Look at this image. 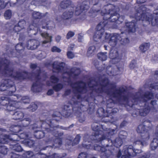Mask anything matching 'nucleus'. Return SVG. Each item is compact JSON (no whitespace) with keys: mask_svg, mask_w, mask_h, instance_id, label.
<instances>
[{"mask_svg":"<svg viewBox=\"0 0 158 158\" xmlns=\"http://www.w3.org/2000/svg\"><path fill=\"white\" fill-rule=\"evenodd\" d=\"M101 81L102 83H105V84H100V85L101 87L97 88H94V86H96V85L90 86V88H93V89H91V91L84 97V99L86 102H88L89 106L92 103L94 104V102H95L96 100V97L101 96L102 94L103 93H106L108 95L106 92L107 91H109L110 93L113 92H110L109 89H107L105 91L104 89V88L106 87L108 85L111 86V89H115L116 87V84L114 83H110L109 79L108 78H105L101 80ZM108 95L112 98L110 95ZM114 99H115V101L113 100L112 98H110L107 101L106 110H109L111 111L112 110V112L108 114L110 116L114 115L116 113L118 110L117 108H114V107L116 102L118 103L120 102H118L115 98Z\"/></svg>","mask_w":158,"mask_h":158,"instance_id":"nucleus-1","label":"nucleus"},{"mask_svg":"<svg viewBox=\"0 0 158 158\" xmlns=\"http://www.w3.org/2000/svg\"><path fill=\"white\" fill-rule=\"evenodd\" d=\"M96 123H94L91 125L92 130L95 132L93 133L92 135L96 138L94 139L95 142L101 143L102 141L106 140L110 146L113 145L117 148H119L123 143V139L120 137L116 138L112 141V138L114 135L115 130L106 128L103 125L98 126Z\"/></svg>","mask_w":158,"mask_h":158,"instance_id":"nucleus-2","label":"nucleus"},{"mask_svg":"<svg viewBox=\"0 0 158 158\" xmlns=\"http://www.w3.org/2000/svg\"><path fill=\"white\" fill-rule=\"evenodd\" d=\"M127 89L123 87H120L116 89L115 91L110 93L109 91L106 92L112 97L115 98L118 102L123 101L126 102L125 106L127 108V110H131L133 106L137 105L139 101V97L134 95L132 96L131 101L129 100L128 97L124 94L127 92Z\"/></svg>","mask_w":158,"mask_h":158,"instance_id":"nucleus-3","label":"nucleus"},{"mask_svg":"<svg viewBox=\"0 0 158 158\" xmlns=\"http://www.w3.org/2000/svg\"><path fill=\"white\" fill-rule=\"evenodd\" d=\"M136 14L135 18L137 20L143 21V25L146 26L151 23L152 26H158V9L154 11L152 14L146 12V8L143 6H135Z\"/></svg>","mask_w":158,"mask_h":158,"instance_id":"nucleus-4","label":"nucleus"},{"mask_svg":"<svg viewBox=\"0 0 158 158\" xmlns=\"http://www.w3.org/2000/svg\"><path fill=\"white\" fill-rule=\"evenodd\" d=\"M119 10L118 6L109 3L104 5L100 13L102 15H104L103 19L106 21L108 20L112 22L121 23L124 19V17L120 16L118 13Z\"/></svg>","mask_w":158,"mask_h":158,"instance_id":"nucleus-5","label":"nucleus"},{"mask_svg":"<svg viewBox=\"0 0 158 158\" xmlns=\"http://www.w3.org/2000/svg\"><path fill=\"white\" fill-rule=\"evenodd\" d=\"M154 94L151 91H147L145 92L141 96V98L143 99V102L145 103L142 108L135 109L133 110L131 113V115L134 117H136L138 115L145 116L150 112L151 108L147 103L149 100L154 98Z\"/></svg>","mask_w":158,"mask_h":158,"instance_id":"nucleus-6","label":"nucleus"},{"mask_svg":"<svg viewBox=\"0 0 158 158\" xmlns=\"http://www.w3.org/2000/svg\"><path fill=\"white\" fill-rule=\"evenodd\" d=\"M2 138V142L4 143H9L10 147L12 150L17 152H22L23 149L20 144L17 142L19 140V135L14 133L10 135H5Z\"/></svg>","mask_w":158,"mask_h":158,"instance_id":"nucleus-7","label":"nucleus"},{"mask_svg":"<svg viewBox=\"0 0 158 158\" xmlns=\"http://www.w3.org/2000/svg\"><path fill=\"white\" fill-rule=\"evenodd\" d=\"M152 130V128L150 127L147 126L143 124L139 125L136 130L137 133L140 134L141 140H137L135 141L134 143L143 146L145 140L149 139L150 132Z\"/></svg>","mask_w":158,"mask_h":158,"instance_id":"nucleus-8","label":"nucleus"},{"mask_svg":"<svg viewBox=\"0 0 158 158\" xmlns=\"http://www.w3.org/2000/svg\"><path fill=\"white\" fill-rule=\"evenodd\" d=\"M70 85L73 89L75 96L78 100L82 99L83 98L81 94L85 93L87 91L85 83L80 80L74 83H71Z\"/></svg>","mask_w":158,"mask_h":158,"instance_id":"nucleus-9","label":"nucleus"},{"mask_svg":"<svg viewBox=\"0 0 158 158\" xmlns=\"http://www.w3.org/2000/svg\"><path fill=\"white\" fill-rule=\"evenodd\" d=\"M78 103H80V102L77 101L74 102V104L75 106L72 104L64 105L63 110V116L65 118H68L73 112L75 113H77L78 112L81 113V111L82 110L81 106H78Z\"/></svg>","mask_w":158,"mask_h":158,"instance_id":"nucleus-10","label":"nucleus"},{"mask_svg":"<svg viewBox=\"0 0 158 158\" xmlns=\"http://www.w3.org/2000/svg\"><path fill=\"white\" fill-rule=\"evenodd\" d=\"M0 104L6 107L8 111H12L18 107V102L16 100H11L10 98L2 97L0 98Z\"/></svg>","mask_w":158,"mask_h":158,"instance_id":"nucleus-11","label":"nucleus"},{"mask_svg":"<svg viewBox=\"0 0 158 158\" xmlns=\"http://www.w3.org/2000/svg\"><path fill=\"white\" fill-rule=\"evenodd\" d=\"M9 89V94H12L16 90V87L14 82L10 79L5 80L3 83L0 85V91H3Z\"/></svg>","mask_w":158,"mask_h":158,"instance_id":"nucleus-12","label":"nucleus"},{"mask_svg":"<svg viewBox=\"0 0 158 158\" xmlns=\"http://www.w3.org/2000/svg\"><path fill=\"white\" fill-rule=\"evenodd\" d=\"M37 73H33L35 74V78L36 81L34 82L31 87V90L34 92H39L42 89L43 84L40 81L41 78L40 75L41 73V70L40 68L36 70Z\"/></svg>","mask_w":158,"mask_h":158,"instance_id":"nucleus-13","label":"nucleus"},{"mask_svg":"<svg viewBox=\"0 0 158 158\" xmlns=\"http://www.w3.org/2000/svg\"><path fill=\"white\" fill-rule=\"evenodd\" d=\"M104 146H101L98 144H95L93 146L94 150L97 151L101 153V158H109L112 154V152L109 149H107L106 147H109V144H107Z\"/></svg>","mask_w":158,"mask_h":158,"instance_id":"nucleus-14","label":"nucleus"},{"mask_svg":"<svg viewBox=\"0 0 158 158\" xmlns=\"http://www.w3.org/2000/svg\"><path fill=\"white\" fill-rule=\"evenodd\" d=\"M8 60H0V73L2 71V67L4 69L2 71V74L6 76L12 78V68L9 67L10 63H6V61Z\"/></svg>","mask_w":158,"mask_h":158,"instance_id":"nucleus-15","label":"nucleus"},{"mask_svg":"<svg viewBox=\"0 0 158 158\" xmlns=\"http://www.w3.org/2000/svg\"><path fill=\"white\" fill-rule=\"evenodd\" d=\"M18 102V107L16 108L15 110L12 111H8L11 112V118L12 119L15 120H20L22 119L24 115V113L21 111V108H20V104L21 103L20 102Z\"/></svg>","mask_w":158,"mask_h":158,"instance_id":"nucleus-16","label":"nucleus"},{"mask_svg":"<svg viewBox=\"0 0 158 158\" xmlns=\"http://www.w3.org/2000/svg\"><path fill=\"white\" fill-rule=\"evenodd\" d=\"M124 154L133 157L136 156L138 154L141 152V150L134 148L133 146L131 145L125 146L123 150Z\"/></svg>","mask_w":158,"mask_h":158,"instance_id":"nucleus-17","label":"nucleus"},{"mask_svg":"<svg viewBox=\"0 0 158 158\" xmlns=\"http://www.w3.org/2000/svg\"><path fill=\"white\" fill-rule=\"evenodd\" d=\"M40 42L35 39L29 40L27 43L26 47L28 49L31 50L36 49L40 45Z\"/></svg>","mask_w":158,"mask_h":158,"instance_id":"nucleus-18","label":"nucleus"},{"mask_svg":"<svg viewBox=\"0 0 158 158\" xmlns=\"http://www.w3.org/2000/svg\"><path fill=\"white\" fill-rule=\"evenodd\" d=\"M104 31H97L93 36L94 41L103 43L104 42Z\"/></svg>","mask_w":158,"mask_h":158,"instance_id":"nucleus-19","label":"nucleus"},{"mask_svg":"<svg viewBox=\"0 0 158 158\" xmlns=\"http://www.w3.org/2000/svg\"><path fill=\"white\" fill-rule=\"evenodd\" d=\"M111 111L108 110H106L105 111L103 107H100L98 109L96 113L98 115V116L99 117H108L110 116L108 114L112 112Z\"/></svg>","mask_w":158,"mask_h":158,"instance_id":"nucleus-20","label":"nucleus"},{"mask_svg":"<svg viewBox=\"0 0 158 158\" xmlns=\"http://www.w3.org/2000/svg\"><path fill=\"white\" fill-rule=\"evenodd\" d=\"M126 26L127 28L128 31L132 32H135L137 28L136 21L135 20L131 22L126 23Z\"/></svg>","mask_w":158,"mask_h":158,"instance_id":"nucleus-21","label":"nucleus"},{"mask_svg":"<svg viewBox=\"0 0 158 158\" xmlns=\"http://www.w3.org/2000/svg\"><path fill=\"white\" fill-rule=\"evenodd\" d=\"M121 38V36L118 34L114 33L111 36L109 42V44L112 46L116 45L118 39Z\"/></svg>","mask_w":158,"mask_h":158,"instance_id":"nucleus-22","label":"nucleus"},{"mask_svg":"<svg viewBox=\"0 0 158 158\" xmlns=\"http://www.w3.org/2000/svg\"><path fill=\"white\" fill-rule=\"evenodd\" d=\"M20 122V125L23 129V130L28 127L31 122H32V120L30 118H25L22 120L21 119Z\"/></svg>","mask_w":158,"mask_h":158,"instance_id":"nucleus-23","label":"nucleus"},{"mask_svg":"<svg viewBox=\"0 0 158 158\" xmlns=\"http://www.w3.org/2000/svg\"><path fill=\"white\" fill-rule=\"evenodd\" d=\"M2 138L0 137V153L5 155L7 154L9 151L8 148L6 146L3 145L4 144H8V143H4L2 142Z\"/></svg>","mask_w":158,"mask_h":158,"instance_id":"nucleus-24","label":"nucleus"},{"mask_svg":"<svg viewBox=\"0 0 158 158\" xmlns=\"http://www.w3.org/2000/svg\"><path fill=\"white\" fill-rule=\"evenodd\" d=\"M36 26V24L33 23L32 24H30L27 28L28 32L30 36H31L36 34V28L35 27Z\"/></svg>","mask_w":158,"mask_h":158,"instance_id":"nucleus-25","label":"nucleus"},{"mask_svg":"<svg viewBox=\"0 0 158 158\" xmlns=\"http://www.w3.org/2000/svg\"><path fill=\"white\" fill-rule=\"evenodd\" d=\"M23 129L20 125H12L10 127V130L12 132L18 133L22 131Z\"/></svg>","mask_w":158,"mask_h":158,"instance_id":"nucleus-26","label":"nucleus"},{"mask_svg":"<svg viewBox=\"0 0 158 158\" xmlns=\"http://www.w3.org/2000/svg\"><path fill=\"white\" fill-rule=\"evenodd\" d=\"M41 35L43 37L46 39V40L43 41L42 44L43 45L45 44L51 42L52 41V36L49 35V34L47 33L44 32L41 33Z\"/></svg>","mask_w":158,"mask_h":158,"instance_id":"nucleus-27","label":"nucleus"},{"mask_svg":"<svg viewBox=\"0 0 158 158\" xmlns=\"http://www.w3.org/2000/svg\"><path fill=\"white\" fill-rule=\"evenodd\" d=\"M52 68L54 70H56L57 73H61L64 68V66L61 64H58L54 63L52 64Z\"/></svg>","mask_w":158,"mask_h":158,"instance_id":"nucleus-28","label":"nucleus"},{"mask_svg":"<svg viewBox=\"0 0 158 158\" xmlns=\"http://www.w3.org/2000/svg\"><path fill=\"white\" fill-rule=\"evenodd\" d=\"M158 147V138H154L153 139L150 145L151 150H154Z\"/></svg>","mask_w":158,"mask_h":158,"instance_id":"nucleus-29","label":"nucleus"},{"mask_svg":"<svg viewBox=\"0 0 158 158\" xmlns=\"http://www.w3.org/2000/svg\"><path fill=\"white\" fill-rule=\"evenodd\" d=\"M73 12L72 11H66L63 13L62 18L64 19H69L73 16Z\"/></svg>","mask_w":158,"mask_h":158,"instance_id":"nucleus-30","label":"nucleus"},{"mask_svg":"<svg viewBox=\"0 0 158 158\" xmlns=\"http://www.w3.org/2000/svg\"><path fill=\"white\" fill-rule=\"evenodd\" d=\"M96 48L94 46H90L87 51V56L90 57L93 56L96 51Z\"/></svg>","mask_w":158,"mask_h":158,"instance_id":"nucleus-31","label":"nucleus"},{"mask_svg":"<svg viewBox=\"0 0 158 158\" xmlns=\"http://www.w3.org/2000/svg\"><path fill=\"white\" fill-rule=\"evenodd\" d=\"M71 4V1L67 0L62 1L60 3V6L61 8L65 9L68 8Z\"/></svg>","mask_w":158,"mask_h":158,"instance_id":"nucleus-32","label":"nucleus"},{"mask_svg":"<svg viewBox=\"0 0 158 158\" xmlns=\"http://www.w3.org/2000/svg\"><path fill=\"white\" fill-rule=\"evenodd\" d=\"M150 46L148 43H144L140 45L139 48L141 52H144L149 48Z\"/></svg>","mask_w":158,"mask_h":158,"instance_id":"nucleus-33","label":"nucleus"},{"mask_svg":"<svg viewBox=\"0 0 158 158\" xmlns=\"http://www.w3.org/2000/svg\"><path fill=\"white\" fill-rule=\"evenodd\" d=\"M81 137L80 134L77 135L73 141L70 140V143L69 144H68V145H71V144L72 146H74L78 144L80 141Z\"/></svg>","mask_w":158,"mask_h":158,"instance_id":"nucleus-34","label":"nucleus"},{"mask_svg":"<svg viewBox=\"0 0 158 158\" xmlns=\"http://www.w3.org/2000/svg\"><path fill=\"white\" fill-rule=\"evenodd\" d=\"M29 133L28 132H20L19 135V139H23L24 140L23 141H25L29 138Z\"/></svg>","mask_w":158,"mask_h":158,"instance_id":"nucleus-35","label":"nucleus"},{"mask_svg":"<svg viewBox=\"0 0 158 158\" xmlns=\"http://www.w3.org/2000/svg\"><path fill=\"white\" fill-rule=\"evenodd\" d=\"M64 87V85L61 83H58L52 86L53 89L56 92H57L60 91Z\"/></svg>","mask_w":158,"mask_h":158,"instance_id":"nucleus-36","label":"nucleus"},{"mask_svg":"<svg viewBox=\"0 0 158 158\" xmlns=\"http://www.w3.org/2000/svg\"><path fill=\"white\" fill-rule=\"evenodd\" d=\"M32 16L34 19H40L44 16V14L40 13L39 12L34 11L32 13Z\"/></svg>","mask_w":158,"mask_h":158,"instance_id":"nucleus-37","label":"nucleus"},{"mask_svg":"<svg viewBox=\"0 0 158 158\" xmlns=\"http://www.w3.org/2000/svg\"><path fill=\"white\" fill-rule=\"evenodd\" d=\"M107 23V22L106 20L103 22H101L97 27V31H102V30L104 31L103 28Z\"/></svg>","mask_w":158,"mask_h":158,"instance_id":"nucleus-38","label":"nucleus"},{"mask_svg":"<svg viewBox=\"0 0 158 158\" xmlns=\"http://www.w3.org/2000/svg\"><path fill=\"white\" fill-rule=\"evenodd\" d=\"M97 57L99 59H106L107 58L106 52H99L97 55Z\"/></svg>","mask_w":158,"mask_h":158,"instance_id":"nucleus-39","label":"nucleus"},{"mask_svg":"<svg viewBox=\"0 0 158 158\" xmlns=\"http://www.w3.org/2000/svg\"><path fill=\"white\" fill-rule=\"evenodd\" d=\"M37 105L35 103H32L27 108V109H29V111L34 112L37 109Z\"/></svg>","mask_w":158,"mask_h":158,"instance_id":"nucleus-40","label":"nucleus"},{"mask_svg":"<svg viewBox=\"0 0 158 158\" xmlns=\"http://www.w3.org/2000/svg\"><path fill=\"white\" fill-rule=\"evenodd\" d=\"M25 144L30 148L33 146L35 144V141L29 139L24 141Z\"/></svg>","mask_w":158,"mask_h":158,"instance_id":"nucleus-41","label":"nucleus"},{"mask_svg":"<svg viewBox=\"0 0 158 158\" xmlns=\"http://www.w3.org/2000/svg\"><path fill=\"white\" fill-rule=\"evenodd\" d=\"M118 40H119L121 44L123 45H126V44L129 43V40L128 38H122L121 36V38L118 39Z\"/></svg>","mask_w":158,"mask_h":158,"instance_id":"nucleus-42","label":"nucleus"},{"mask_svg":"<svg viewBox=\"0 0 158 158\" xmlns=\"http://www.w3.org/2000/svg\"><path fill=\"white\" fill-rule=\"evenodd\" d=\"M83 11L81 5H79L76 8L75 13L76 15H79Z\"/></svg>","mask_w":158,"mask_h":158,"instance_id":"nucleus-43","label":"nucleus"},{"mask_svg":"<svg viewBox=\"0 0 158 158\" xmlns=\"http://www.w3.org/2000/svg\"><path fill=\"white\" fill-rule=\"evenodd\" d=\"M81 6L83 10H87L89 8L88 2L84 1Z\"/></svg>","mask_w":158,"mask_h":158,"instance_id":"nucleus-44","label":"nucleus"},{"mask_svg":"<svg viewBox=\"0 0 158 158\" xmlns=\"http://www.w3.org/2000/svg\"><path fill=\"white\" fill-rule=\"evenodd\" d=\"M55 24L52 21H49L47 24L46 27L49 30L52 29L55 27Z\"/></svg>","mask_w":158,"mask_h":158,"instance_id":"nucleus-45","label":"nucleus"},{"mask_svg":"<svg viewBox=\"0 0 158 158\" xmlns=\"http://www.w3.org/2000/svg\"><path fill=\"white\" fill-rule=\"evenodd\" d=\"M15 49L18 52L23 51L24 48L22 43H19L15 46Z\"/></svg>","mask_w":158,"mask_h":158,"instance_id":"nucleus-46","label":"nucleus"},{"mask_svg":"<svg viewBox=\"0 0 158 158\" xmlns=\"http://www.w3.org/2000/svg\"><path fill=\"white\" fill-rule=\"evenodd\" d=\"M12 15V13L11 11L8 10L6 11L4 13V16L6 19H10Z\"/></svg>","mask_w":158,"mask_h":158,"instance_id":"nucleus-47","label":"nucleus"},{"mask_svg":"<svg viewBox=\"0 0 158 158\" xmlns=\"http://www.w3.org/2000/svg\"><path fill=\"white\" fill-rule=\"evenodd\" d=\"M26 21L24 20L20 21L18 23V25L19 26L21 30L25 28V27L26 26Z\"/></svg>","mask_w":158,"mask_h":158,"instance_id":"nucleus-48","label":"nucleus"},{"mask_svg":"<svg viewBox=\"0 0 158 158\" xmlns=\"http://www.w3.org/2000/svg\"><path fill=\"white\" fill-rule=\"evenodd\" d=\"M101 9V5L100 4L97 5H94L92 8V10L94 12H98Z\"/></svg>","mask_w":158,"mask_h":158,"instance_id":"nucleus-49","label":"nucleus"},{"mask_svg":"<svg viewBox=\"0 0 158 158\" xmlns=\"http://www.w3.org/2000/svg\"><path fill=\"white\" fill-rule=\"evenodd\" d=\"M50 79L52 81V82L53 83H57L59 81V79L54 75H52L50 77Z\"/></svg>","mask_w":158,"mask_h":158,"instance_id":"nucleus-50","label":"nucleus"},{"mask_svg":"<svg viewBox=\"0 0 158 158\" xmlns=\"http://www.w3.org/2000/svg\"><path fill=\"white\" fill-rule=\"evenodd\" d=\"M43 1L42 0H35L34 1H32L31 2V4L34 5L35 6L39 5L42 3Z\"/></svg>","mask_w":158,"mask_h":158,"instance_id":"nucleus-51","label":"nucleus"},{"mask_svg":"<svg viewBox=\"0 0 158 158\" xmlns=\"http://www.w3.org/2000/svg\"><path fill=\"white\" fill-rule=\"evenodd\" d=\"M10 155V158H21L22 157L21 155L17 154L13 152H11Z\"/></svg>","mask_w":158,"mask_h":158,"instance_id":"nucleus-52","label":"nucleus"},{"mask_svg":"<svg viewBox=\"0 0 158 158\" xmlns=\"http://www.w3.org/2000/svg\"><path fill=\"white\" fill-rule=\"evenodd\" d=\"M25 0H10L12 4H21Z\"/></svg>","mask_w":158,"mask_h":158,"instance_id":"nucleus-53","label":"nucleus"},{"mask_svg":"<svg viewBox=\"0 0 158 158\" xmlns=\"http://www.w3.org/2000/svg\"><path fill=\"white\" fill-rule=\"evenodd\" d=\"M66 73L69 76H71L72 74H73L74 77H75L78 76L80 73V71L78 73H74V72L72 70H70L69 71L67 72H66Z\"/></svg>","mask_w":158,"mask_h":158,"instance_id":"nucleus-54","label":"nucleus"},{"mask_svg":"<svg viewBox=\"0 0 158 158\" xmlns=\"http://www.w3.org/2000/svg\"><path fill=\"white\" fill-rule=\"evenodd\" d=\"M88 156V154L87 153L82 152L79 154L77 158H87Z\"/></svg>","mask_w":158,"mask_h":158,"instance_id":"nucleus-55","label":"nucleus"},{"mask_svg":"<svg viewBox=\"0 0 158 158\" xmlns=\"http://www.w3.org/2000/svg\"><path fill=\"white\" fill-rule=\"evenodd\" d=\"M150 87L152 89L158 90V83H152L150 85Z\"/></svg>","mask_w":158,"mask_h":158,"instance_id":"nucleus-56","label":"nucleus"},{"mask_svg":"<svg viewBox=\"0 0 158 158\" xmlns=\"http://www.w3.org/2000/svg\"><path fill=\"white\" fill-rule=\"evenodd\" d=\"M135 60H132L131 62L129 64V67L131 69H134L136 66V63H135Z\"/></svg>","mask_w":158,"mask_h":158,"instance_id":"nucleus-57","label":"nucleus"},{"mask_svg":"<svg viewBox=\"0 0 158 158\" xmlns=\"http://www.w3.org/2000/svg\"><path fill=\"white\" fill-rule=\"evenodd\" d=\"M21 100L23 102L25 103H29V98L27 96H23L21 99Z\"/></svg>","mask_w":158,"mask_h":158,"instance_id":"nucleus-58","label":"nucleus"},{"mask_svg":"<svg viewBox=\"0 0 158 158\" xmlns=\"http://www.w3.org/2000/svg\"><path fill=\"white\" fill-rule=\"evenodd\" d=\"M74 35V33L72 31H69L66 35V38L69 39L70 38L72 37Z\"/></svg>","mask_w":158,"mask_h":158,"instance_id":"nucleus-59","label":"nucleus"},{"mask_svg":"<svg viewBox=\"0 0 158 158\" xmlns=\"http://www.w3.org/2000/svg\"><path fill=\"white\" fill-rule=\"evenodd\" d=\"M51 51L53 52H60L61 51V50L56 47L54 46L52 48Z\"/></svg>","mask_w":158,"mask_h":158,"instance_id":"nucleus-60","label":"nucleus"},{"mask_svg":"<svg viewBox=\"0 0 158 158\" xmlns=\"http://www.w3.org/2000/svg\"><path fill=\"white\" fill-rule=\"evenodd\" d=\"M4 0H0V7L1 9L4 8L6 5V2H5Z\"/></svg>","mask_w":158,"mask_h":158,"instance_id":"nucleus-61","label":"nucleus"},{"mask_svg":"<svg viewBox=\"0 0 158 158\" xmlns=\"http://www.w3.org/2000/svg\"><path fill=\"white\" fill-rule=\"evenodd\" d=\"M67 55L68 58L69 59H72L74 56L73 53L71 52H67Z\"/></svg>","mask_w":158,"mask_h":158,"instance_id":"nucleus-62","label":"nucleus"},{"mask_svg":"<svg viewBox=\"0 0 158 158\" xmlns=\"http://www.w3.org/2000/svg\"><path fill=\"white\" fill-rule=\"evenodd\" d=\"M13 30L15 32H19L21 30L18 24L14 26Z\"/></svg>","mask_w":158,"mask_h":158,"instance_id":"nucleus-63","label":"nucleus"},{"mask_svg":"<svg viewBox=\"0 0 158 158\" xmlns=\"http://www.w3.org/2000/svg\"><path fill=\"white\" fill-rule=\"evenodd\" d=\"M85 120V117L84 115L83 116H80L78 118L79 121L81 123L84 122Z\"/></svg>","mask_w":158,"mask_h":158,"instance_id":"nucleus-64","label":"nucleus"}]
</instances>
